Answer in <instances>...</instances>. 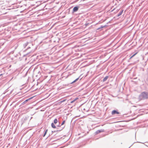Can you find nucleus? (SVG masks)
<instances>
[{"instance_id": "obj_11", "label": "nucleus", "mask_w": 148, "mask_h": 148, "mask_svg": "<svg viewBox=\"0 0 148 148\" xmlns=\"http://www.w3.org/2000/svg\"><path fill=\"white\" fill-rule=\"evenodd\" d=\"M51 126L53 128L55 129L56 128V126L55 125V124L53 123H51Z\"/></svg>"}, {"instance_id": "obj_7", "label": "nucleus", "mask_w": 148, "mask_h": 148, "mask_svg": "<svg viewBox=\"0 0 148 148\" xmlns=\"http://www.w3.org/2000/svg\"><path fill=\"white\" fill-rule=\"evenodd\" d=\"M29 117L28 116H26L25 117L23 118L22 119L21 121L22 122V124H23L26 121H27L28 118Z\"/></svg>"}, {"instance_id": "obj_1", "label": "nucleus", "mask_w": 148, "mask_h": 148, "mask_svg": "<svg viewBox=\"0 0 148 148\" xmlns=\"http://www.w3.org/2000/svg\"><path fill=\"white\" fill-rule=\"evenodd\" d=\"M138 99L139 101L148 99V92L146 91L141 92L139 95Z\"/></svg>"}, {"instance_id": "obj_24", "label": "nucleus", "mask_w": 148, "mask_h": 148, "mask_svg": "<svg viewBox=\"0 0 148 148\" xmlns=\"http://www.w3.org/2000/svg\"><path fill=\"white\" fill-rule=\"evenodd\" d=\"M88 25V24H85V25H86V26H87V25Z\"/></svg>"}, {"instance_id": "obj_12", "label": "nucleus", "mask_w": 148, "mask_h": 148, "mask_svg": "<svg viewBox=\"0 0 148 148\" xmlns=\"http://www.w3.org/2000/svg\"><path fill=\"white\" fill-rule=\"evenodd\" d=\"M79 77L76 79H75L74 80L73 82H71L70 84H73L75 82H76L79 79Z\"/></svg>"}, {"instance_id": "obj_28", "label": "nucleus", "mask_w": 148, "mask_h": 148, "mask_svg": "<svg viewBox=\"0 0 148 148\" xmlns=\"http://www.w3.org/2000/svg\"><path fill=\"white\" fill-rule=\"evenodd\" d=\"M139 61V60H137V62H138Z\"/></svg>"}, {"instance_id": "obj_25", "label": "nucleus", "mask_w": 148, "mask_h": 148, "mask_svg": "<svg viewBox=\"0 0 148 148\" xmlns=\"http://www.w3.org/2000/svg\"><path fill=\"white\" fill-rule=\"evenodd\" d=\"M114 10V9L113 10H112V11H113Z\"/></svg>"}, {"instance_id": "obj_22", "label": "nucleus", "mask_w": 148, "mask_h": 148, "mask_svg": "<svg viewBox=\"0 0 148 148\" xmlns=\"http://www.w3.org/2000/svg\"><path fill=\"white\" fill-rule=\"evenodd\" d=\"M3 75V74H0V77L2 75Z\"/></svg>"}, {"instance_id": "obj_31", "label": "nucleus", "mask_w": 148, "mask_h": 148, "mask_svg": "<svg viewBox=\"0 0 148 148\" xmlns=\"http://www.w3.org/2000/svg\"><path fill=\"white\" fill-rule=\"evenodd\" d=\"M147 53H147H148V52Z\"/></svg>"}, {"instance_id": "obj_20", "label": "nucleus", "mask_w": 148, "mask_h": 148, "mask_svg": "<svg viewBox=\"0 0 148 148\" xmlns=\"http://www.w3.org/2000/svg\"><path fill=\"white\" fill-rule=\"evenodd\" d=\"M66 100V99H64V100H62V101H60V102L61 103H62V102H64V101H65Z\"/></svg>"}, {"instance_id": "obj_29", "label": "nucleus", "mask_w": 148, "mask_h": 148, "mask_svg": "<svg viewBox=\"0 0 148 148\" xmlns=\"http://www.w3.org/2000/svg\"><path fill=\"white\" fill-rule=\"evenodd\" d=\"M30 51H29V52L28 53H30Z\"/></svg>"}, {"instance_id": "obj_26", "label": "nucleus", "mask_w": 148, "mask_h": 148, "mask_svg": "<svg viewBox=\"0 0 148 148\" xmlns=\"http://www.w3.org/2000/svg\"><path fill=\"white\" fill-rule=\"evenodd\" d=\"M32 117H31V118L30 119V120H31V119H32Z\"/></svg>"}, {"instance_id": "obj_14", "label": "nucleus", "mask_w": 148, "mask_h": 148, "mask_svg": "<svg viewBox=\"0 0 148 148\" xmlns=\"http://www.w3.org/2000/svg\"><path fill=\"white\" fill-rule=\"evenodd\" d=\"M58 119H57L56 118L54 120L53 122V123H54L55 124H56L58 123Z\"/></svg>"}, {"instance_id": "obj_33", "label": "nucleus", "mask_w": 148, "mask_h": 148, "mask_svg": "<svg viewBox=\"0 0 148 148\" xmlns=\"http://www.w3.org/2000/svg\"><path fill=\"white\" fill-rule=\"evenodd\" d=\"M147 60H148V59H147Z\"/></svg>"}, {"instance_id": "obj_13", "label": "nucleus", "mask_w": 148, "mask_h": 148, "mask_svg": "<svg viewBox=\"0 0 148 148\" xmlns=\"http://www.w3.org/2000/svg\"><path fill=\"white\" fill-rule=\"evenodd\" d=\"M108 76H106L103 79V82H104L106 81L108 79Z\"/></svg>"}, {"instance_id": "obj_27", "label": "nucleus", "mask_w": 148, "mask_h": 148, "mask_svg": "<svg viewBox=\"0 0 148 148\" xmlns=\"http://www.w3.org/2000/svg\"><path fill=\"white\" fill-rule=\"evenodd\" d=\"M81 146H81V145H80V146H79V147H81Z\"/></svg>"}, {"instance_id": "obj_4", "label": "nucleus", "mask_w": 148, "mask_h": 148, "mask_svg": "<svg viewBox=\"0 0 148 148\" xmlns=\"http://www.w3.org/2000/svg\"><path fill=\"white\" fill-rule=\"evenodd\" d=\"M79 7H80L79 6H76L74 7L73 9V12L74 13L77 12Z\"/></svg>"}, {"instance_id": "obj_6", "label": "nucleus", "mask_w": 148, "mask_h": 148, "mask_svg": "<svg viewBox=\"0 0 148 148\" xmlns=\"http://www.w3.org/2000/svg\"><path fill=\"white\" fill-rule=\"evenodd\" d=\"M34 96H33L32 97H31L29 98L26 100L25 101H24L22 103V105H23L25 104L27 102H28V101L30 100L31 99H32V98H33Z\"/></svg>"}, {"instance_id": "obj_8", "label": "nucleus", "mask_w": 148, "mask_h": 148, "mask_svg": "<svg viewBox=\"0 0 148 148\" xmlns=\"http://www.w3.org/2000/svg\"><path fill=\"white\" fill-rule=\"evenodd\" d=\"M108 25H101L100 27L97 28V30H99V31H101L102 30V29L103 28L105 27H107Z\"/></svg>"}, {"instance_id": "obj_17", "label": "nucleus", "mask_w": 148, "mask_h": 148, "mask_svg": "<svg viewBox=\"0 0 148 148\" xmlns=\"http://www.w3.org/2000/svg\"><path fill=\"white\" fill-rule=\"evenodd\" d=\"M137 52H136V53H135L130 58V59H131V58H133L137 54Z\"/></svg>"}, {"instance_id": "obj_10", "label": "nucleus", "mask_w": 148, "mask_h": 148, "mask_svg": "<svg viewBox=\"0 0 148 148\" xmlns=\"http://www.w3.org/2000/svg\"><path fill=\"white\" fill-rule=\"evenodd\" d=\"M48 131V129H46L44 131V133L43 135H42V136L43 137H44L45 135H46Z\"/></svg>"}, {"instance_id": "obj_23", "label": "nucleus", "mask_w": 148, "mask_h": 148, "mask_svg": "<svg viewBox=\"0 0 148 148\" xmlns=\"http://www.w3.org/2000/svg\"><path fill=\"white\" fill-rule=\"evenodd\" d=\"M137 143H141L140 142H137Z\"/></svg>"}, {"instance_id": "obj_3", "label": "nucleus", "mask_w": 148, "mask_h": 148, "mask_svg": "<svg viewBox=\"0 0 148 148\" xmlns=\"http://www.w3.org/2000/svg\"><path fill=\"white\" fill-rule=\"evenodd\" d=\"M104 132V130L103 129H101L100 130H98L96 131L95 133L94 134L95 135H97L99 133L101 132Z\"/></svg>"}, {"instance_id": "obj_16", "label": "nucleus", "mask_w": 148, "mask_h": 148, "mask_svg": "<svg viewBox=\"0 0 148 148\" xmlns=\"http://www.w3.org/2000/svg\"><path fill=\"white\" fill-rule=\"evenodd\" d=\"M64 127H62V128L60 129V130H57L56 131H52V133H53V132H58V131H60L61 130H62L63 128H64Z\"/></svg>"}, {"instance_id": "obj_19", "label": "nucleus", "mask_w": 148, "mask_h": 148, "mask_svg": "<svg viewBox=\"0 0 148 148\" xmlns=\"http://www.w3.org/2000/svg\"><path fill=\"white\" fill-rule=\"evenodd\" d=\"M65 120H64L62 122V123L61 125H63L64 124V123H65Z\"/></svg>"}, {"instance_id": "obj_32", "label": "nucleus", "mask_w": 148, "mask_h": 148, "mask_svg": "<svg viewBox=\"0 0 148 148\" xmlns=\"http://www.w3.org/2000/svg\"><path fill=\"white\" fill-rule=\"evenodd\" d=\"M77 148H78V147H77Z\"/></svg>"}, {"instance_id": "obj_15", "label": "nucleus", "mask_w": 148, "mask_h": 148, "mask_svg": "<svg viewBox=\"0 0 148 148\" xmlns=\"http://www.w3.org/2000/svg\"><path fill=\"white\" fill-rule=\"evenodd\" d=\"M78 99H79V98L78 97H76L73 100L71 101V103H72L74 102H75L76 100H77Z\"/></svg>"}, {"instance_id": "obj_2", "label": "nucleus", "mask_w": 148, "mask_h": 148, "mask_svg": "<svg viewBox=\"0 0 148 148\" xmlns=\"http://www.w3.org/2000/svg\"><path fill=\"white\" fill-rule=\"evenodd\" d=\"M32 46L33 45L30 42H27L24 43L23 45V47L25 48L27 46V47L25 50H27L31 48V46Z\"/></svg>"}, {"instance_id": "obj_9", "label": "nucleus", "mask_w": 148, "mask_h": 148, "mask_svg": "<svg viewBox=\"0 0 148 148\" xmlns=\"http://www.w3.org/2000/svg\"><path fill=\"white\" fill-rule=\"evenodd\" d=\"M123 11V10H122L116 16V17H118L121 16L122 14Z\"/></svg>"}, {"instance_id": "obj_21", "label": "nucleus", "mask_w": 148, "mask_h": 148, "mask_svg": "<svg viewBox=\"0 0 148 148\" xmlns=\"http://www.w3.org/2000/svg\"><path fill=\"white\" fill-rule=\"evenodd\" d=\"M135 142L133 143L128 148H130L131 146H132Z\"/></svg>"}, {"instance_id": "obj_5", "label": "nucleus", "mask_w": 148, "mask_h": 148, "mask_svg": "<svg viewBox=\"0 0 148 148\" xmlns=\"http://www.w3.org/2000/svg\"><path fill=\"white\" fill-rule=\"evenodd\" d=\"M111 113L112 115H113L115 114H119L120 113L118 111V110H114L112 111Z\"/></svg>"}, {"instance_id": "obj_18", "label": "nucleus", "mask_w": 148, "mask_h": 148, "mask_svg": "<svg viewBox=\"0 0 148 148\" xmlns=\"http://www.w3.org/2000/svg\"><path fill=\"white\" fill-rule=\"evenodd\" d=\"M61 125H60V122L59 121H58V125H57V127H61Z\"/></svg>"}, {"instance_id": "obj_30", "label": "nucleus", "mask_w": 148, "mask_h": 148, "mask_svg": "<svg viewBox=\"0 0 148 148\" xmlns=\"http://www.w3.org/2000/svg\"><path fill=\"white\" fill-rule=\"evenodd\" d=\"M27 74V72L26 73V75Z\"/></svg>"}]
</instances>
